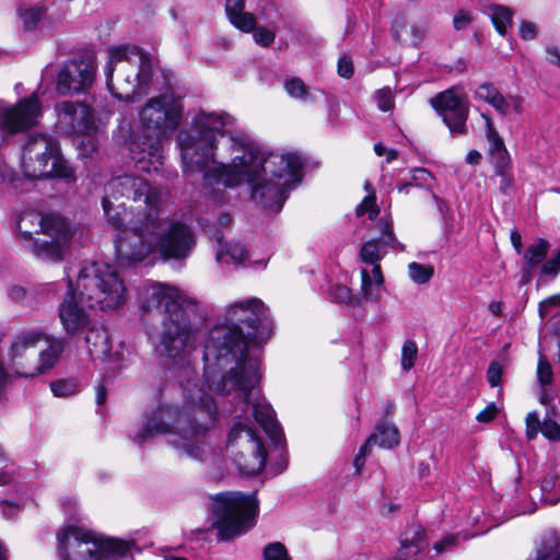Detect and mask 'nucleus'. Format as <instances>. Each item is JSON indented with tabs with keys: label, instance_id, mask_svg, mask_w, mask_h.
<instances>
[{
	"label": "nucleus",
	"instance_id": "obj_1",
	"mask_svg": "<svg viewBox=\"0 0 560 560\" xmlns=\"http://www.w3.org/2000/svg\"><path fill=\"white\" fill-rule=\"evenodd\" d=\"M187 298L173 285L154 283L147 291L143 307L163 313L161 329L154 342L155 353L180 364L172 371L182 390V405H160L143 421L133 438L138 444L148 439L168 434L170 443L182 455L201 459L205 450L201 439L214 425L218 408L212 396L195 380L196 371L187 355L195 349L197 331L184 305Z\"/></svg>",
	"mask_w": 560,
	"mask_h": 560
},
{
	"label": "nucleus",
	"instance_id": "obj_2",
	"mask_svg": "<svg viewBox=\"0 0 560 560\" xmlns=\"http://www.w3.org/2000/svg\"><path fill=\"white\" fill-rule=\"evenodd\" d=\"M234 122L235 118L229 114L200 109L192 118V133L180 132L178 136L183 162L187 170H205L214 162L218 136L229 135L235 153L232 164H222L207 172L205 184L226 188L246 182L252 189V199L277 213L289 191L302 180L303 159L298 153L271 152L266 155L248 135L230 129Z\"/></svg>",
	"mask_w": 560,
	"mask_h": 560
},
{
	"label": "nucleus",
	"instance_id": "obj_3",
	"mask_svg": "<svg viewBox=\"0 0 560 560\" xmlns=\"http://www.w3.org/2000/svg\"><path fill=\"white\" fill-rule=\"evenodd\" d=\"M270 332L269 312L261 300L235 302L226 310L224 322L210 330L203 350L205 375L258 359L249 352V345L265 342Z\"/></svg>",
	"mask_w": 560,
	"mask_h": 560
},
{
	"label": "nucleus",
	"instance_id": "obj_4",
	"mask_svg": "<svg viewBox=\"0 0 560 560\" xmlns=\"http://www.w3.org/2000/svg\"><path fill=\"white\" fill-rule=\"evenodd\" d=\"M184 114L182 97L164 92L149 98L140 110V124L145 135L130 143L131 159L139 170L158 172L163 165L161 141L170 138L179 127Z\"/></svg>",
	"mask_w": 560,
	"mask_h": 560
},
{
	"label": "nucleus",
	"instance_id": "obj_5",
	"mask_svg": "<svg viewBox=\"0 0 560 560\" xmlns=\"http://www.w3.org/2000/svg\"><path fill=\"white\" fill-rule=\"evenodd\" d=\"M208 388L219 395L240 393L244 401L253 407L255 420L261 425L269 439L281 444L282 430L276 420V413L270 404L260 398L257 385L259 383V360L250 359L241 368L228 369L205 375Z\"/></svg>",
	"mask_w": 560,
	"mask_h": 560
},
{
	"label": "nucleus",
	"instance_id": "obj_6",
	"mask_svg": "<svg viewBox=\"0 0 560 560\" xmlns=\"http://www.w3.org/2000/svg\"><path fill=\"white\" fill-rule=\"evenodd\" d=\"M16 228L25 248L37 258L52 262L62 260L75 233L70 222L60 214L36 210L23 211Z\"/></svg>",
	"mask_w": 560,
	"mask_h": 560
},
{
	"label": "nucleus",
	"instance_id": "obj_7",
	"mask_svg": "<svg viewBox=\"0 0 560 560\" xmlns=\"http://www.w3.org/2000/svg\"><path fill=\"white\" fill-rule=\"evenodd\" d=\"M106 85L114 97L133 103L148 93L152 81V62L135 45H120L107 50Z\"/></svg>",
	"mask_w": 560,
	"mask_h": 560
},
{
	"label": "nucleus",
	"instance_id": "obj_8",
	"mask_svg": "<svg viewBox=\"0 0 560 560\" xmlns=\"http://www.w3.org/2000/svg\"><path fill=\"white\" fill-rule=\"evenodd\" d=\"M77 290L90 308L115 310L125 302L126 288L117 270L102 261L83 265L77 277Z\"/></svg>",
	"mask_w": 560,
	"mask_h": 560
},
{
	"label": "nucleus",
	"instance_id": "obj_9",
	"mask_svg": "<svg viewBox=\"0 0 560 560\" xmlns=\"http://www.w3.org/2000/svg\"><path fill=\"white\" fill-rule=\"evenodd\" d=\"M20 168L23 177L28 179L75 178L71 165L61 154L59 141L48 133L27 136L20 158Z\"/></svg>",
	"mask_w": 560,
	"mask_h": 560
},
{
	"label": "nucleus",
	"instance_id": "obj_10",
	"mask_svg": "<svg viewBox=\"0 0 560 560\" xmlns=\"http://www.w3.org/2000/svg\"><path fill=\"white\" fill-rule=\"evenodd\" d=\"M258 512L256 491L252 494L223 492L213 498V525L222 539L246 533L255 524Z\"/></svg>",
	"mask_w": 560,
	"mask_h": 560
},
{
	"label": "nucleus",
	"instance_id": "obj_11",
	"mask_svg": "<svg viewBox=\"0 0 560 560\" xmlns=\"http://www.w3.org/2000/svg\"><path fill=\"white\" fill-rule=\"evenodd\" d=\"M161 228L160 217H139L131 220L129 226L115 240L118 261L129 266L144 260L155 248L154 234Z\"/></svg>",
	"mask_w": 560,
	"mask_h": 560
},
{
	"label": "nucleus",
	"instance_id": "obj_12",
	"mask_svg": "<svg viewBox=\"0 0 560 560\" xmlns=\"http://www.w3.org/2000/svg\"><path fill=\"white\" fill-rule=\"evenodd\" d=\"M105 194L115 201L132 200L144 205L142 217H160L163 194L138 175L125 174L113 177L105 186Z\"/></svg>",
	"mask_w": 560,
	"mask_h": 560
},
{
	"label": "nucleus",
	"instance_id": "obj_13",
	"mask_svg": "<svg viewBox=\"0 0 560 560\" xmlns=\"http://www.w3.org/2000/svg\"><path fill=\"white\" fill-rule=\"evenodd\" d=\"M56 127L59 132L68 136H88L86 141L81 142L83 151L92 153L97 149V141L92 135L98 130L94 110L86 104L73 101H63L56 105Z\"/></svg>",
	"mask_w": 560,
	"mask_h": 560
},
{
	"label": "nucleus",
	"instance_id": "obj_14",
	"mask_svg": "<svg viewBox=\"0 0 560 560\" xmlns=\"http://www.w3.org/2000/svg\"><path fill=\"white\" fill-rule=\"evenodd\" d=\"M238 442L243 451L235 455L234 462L240 471L247 476L258 475L265 468L267 460V451L261 440L252 427L238 422L231 428L228 444L232 446Z\"/></svg>",
	"mask_w": 560,
	"mask_h": 560
},
{
	"label": "nucleus",
	"instance_id": "obj_15",
	"mask_svg": "<svg viewBox=\"0 0 560 560\" xmlns=\"http://www.w3.org/2000/svg\"><path fill=\"white\" fill-rule=\"evenodd\" d=\"M155 248L164 260L185 259L196 245V236L190 226L172 220L163 221L161 228L154 234Z\"/></svg>",
	"mask_w": 560,
	"mask_h": 560
},
{
	"label": "nucleus",
	"instance_id": "obj_16",
	"mask_svg": "<svg viewBox=\"0 0 560 560\" xmlns=\"http://www.w3.org/2000/svg\"><path fill=\"white\" fill-rule=\"evenodd\" d=\"M59 560H100L97 535L80 527L69 526L57 534Z\"/></svg>",
	"mask_w": 560,
	"mask_h": 560
},
{
	"label": "nucleus",
	"instance_id": "obj_17",
	"mask_svg": "<svg viewBox=\"0 0 560 560\" xmlns=\"http://www.w3.org/2000/svg\"><path fill=\"white\" fill-rule=\"evenodd\" d=\"M42 115V103L32 94L13 106H4L0 101V129L10 135L22 132L38 124Z\"/></svg>",
	"mask_w": 560,
	"mask_h": 560
},
{
	"label": "nucleus",
	"instance_id": "obj_18",
	"mask_svg": "<svg viewBox=\"0 0 560 560\" xmlns=\"http://www.w3.org/2000/svg\"><path fill=\"white\" fill-rule=\"evenodd\" d=\"M96 68L85 58H74L66 63L57 74L56 91L60 95H73L88 91L94 81Z\"/></svg>",
	"mask_w": 560,
	"mask_h": 560
},
{
	"label": "nucleus",
	"instance_id": "obj_19",
	"mask_svg": "<svg viewBox=\"0 0 560 560\" xmlns=\"http://www.w3.org/2000/svg\"><path fill=\"white\" fill-rule=\"evenodd\" d=\"M432 106L443 118L452 133L465 135L467 132L468 105L464 93L458 88H451L431 98Z\"/></svg>",
	"mask_w": 560,
	"mask_h": 560
},
{
	"label": "nucleus",
	"instance_id": "obj_20",
	"mask_svg": "<svg viewBox=\"0 0 560 560\" xmlns=\"http://www.w3.org/2000/svg\"><path fill=\"white\" fill-rule=\"evenodd\" d=\"M42 337L38 331H23L12 341L9 359L16 375L27 378L38 374L35 349Z\"/></svg>",
	"mask_w": 560,
	"mask_h": 560
},
{
	"label": "nucleus",
	"instance_id": "obj_21",
	"mask_svg": "<svg viewBox=\"0 0 560 560\" xmlns=\"http://www.w3.org/2000/svg\"><path fill=\"white\" fill-rule=\"evenodd\" d=\"M60 323L68 335H75L90 325V315L81 306L73 292L72 280H68L66 298L58 308Z\"/></svg>",
	"mask_w": 560,
	"mask_h": 560
},
{
	"label": "nucleus",
	"instance_id": "obj_22",
	"mask_svg": "<svg viewBox=\"0 0 560 560\" xmlns=\"http://www.w3.org/2000/svg\"><path fill=\"white\" fill-rule=\"evenodd\" d=\"M378 228L381 230V236L365 242L361 247L360 258L364 264L375 265L380 262L386 254V250L382 252V249L387 247L396 249L400 246L394 235L390 223L385 221L380 222Z\"/></svg>",
	"mask_w": 560,
	"mask_h": 560
},
{
	"label": "nucleus",
	"instance_id": "obj_23",
	"mask_svg": "<svg viewBox=\"0 0 560 560\" xmlns=\"http://www.w3.org/2000/svg\"><path fill=\"white\" fill-rule=\"evenodd\" d=\"M244 9L245 0H226L225 12L231 24L244 33H250L257 23L256 18Z\"/></svg>",
	"mask_w": 560,
	"mask_h": 560
},
{
	"label": "nucleus",
	"instance_id": "obj_24",
	"mask_svg": "<svg viewBox=\"0 0 560 560\" xmlns=\"http://www.w3.org/2000/svg\"><path fill=\"white\" fill-rule=\"evenodd\" d=\"M428 546L425 540V533L420 525H411L405 532L401 540V550L399 560L407 559L408 557L418 555L422 549Z\"/></svg>",
	"mask_w": 560,
	"mask_h": 560
},
{
	"label": "nucleus",
	"instance_id": "obj_25",
	"mask_svg": "<svg viewBox=\"0 0 560 560\" xmlns=\"http://www.w3.org/2000/svg\"><path fill=\"white\" fill-rule=\"evenodd\" d=\"M85 342L88 351L93 359H104L110 351L108 334L102 327L89 328Z\"/></svg>",
	"mask_w": 560,
	"mask_h": 560
},
{
	"label": "nucleus",
	"instance_id": "obj_26",
	"mask_svg": "<svg viewBox=\"0 0 560 560\" xmlns=\"http://www.w3.org/2000/svg\"><path fill=\"white\" fill-rule=\"evenodd\" d=\"M217 243V260L221 261L224 256H229L231 262L240 266L245 262L248 257L246 248L238 243H223V234L221 231H217L211 237Z\"/></svg>",
	"mask_w": 560,
	"mask_h": 560
},
{
	"label": "nucleus",
	"instance_id": "obj_27",
	"mask_svg": "<svg viewBox=\"0 0 560 560\" xmlns=\"http://www.w3.org/2000/svg\"><path fill=\"white\" fill-rule=\"evenodd\" d=\"M475 97L490 104L502 116L509 113V100L492 83L480 84L475 91Z\"/></svg>",
	"mask_w": 560,
	"mask_h": 560
},
{
	"label": "nucleus",
	"instance_id": "obj_28",
	"mask_svg": "<svg viewBox=\"0 0 560 560\" xmlns=\"http://www.w3.org/2000/svg\"><path fill=\"white\" fill-rule=\"evenodd\" d=\"M97 549L100 560H120L129 552L130 545L119 539L97 536Z\"/></svg>",
	"mask_w": 560,
	"mask_h": 560
},
{
	"label": "nucleus",
	"instance_id": "obj_29",
	"mask_svg": "<svg viewBox=\"0 0 560 560\" xmlns=\"http://www.w3.org/2000/svg\"><path fill=\"white\" fill-rule=\"evenodd\" d=\"M370 436H375L372 445H377L382 448H393L399 444V431L394 423L382 422L375 427V432Z\"/></svg>",
	"mask_w": 560,
	"mask_h": 560
},
{
	"label": "nucleus",
	"instance_id": "obj_30",
	"mask_svg": "<svg viewBox=\"0 0 560 560\" xmlns=\"http://www.w3.org/2000/svg\"><path fill=\"white\" fill-rule=\"evenodd\" d=\"M63 350L65 341L62 339H52L49 341L47 349L36 353L38 374L51 369Z\"/></svg>",
	"mask_w": 560,
	"mask_h": 560
},
{
	"label": "nucleus",
	"instance_id": "obj_31",
	"mask_svg": "<svg viewBox=\"0 0 560 560\" xmlns=\"http://www.w3.org/2000/svg\"><path fill=\"white\" fill-rule=\"evenodd\" d=\"M548 248L549 243L545 238H539L536 243L530 244L523 256L524 265L529 269H535L545 260Z\"/></svg>",
	"mask_w": 560,
	"mask_h": 560
},
{
	"label": "nucleus",
	"instance_id": "obj_32",
	"mask_svg": "<svg viewBox=\"0 0 560 560\" xmlns=\"http://www.w3.org/2000/svg\"><path fill=\"white\" fill-rule=\"evenodd\" d=\"M382 298V288L374 284L371 275L366 269L361 270V292L358 299L363 301L378 302Z\"/></svg>",
	"mask_w": 560,
	"mask_h": 560
},
{
	"label": "nucleus",
	"instance_id": "obj_33",
	"mask_svg": "<svg viewBox=\"0 0 560 560\" xmlns=\"http://www.w3.org/2000/svg\"><path fill=\"white\" fill-rule=\"evenodd\" d=\"M492 23L502 36L506 34L508 28L512 25V12L502 5H493L490 8Z\"/></svg>",
	"mask_w": 560,
	"mask_h": 560
},
{
	"label": "nucleus",
	"instance_id": "obj_34",
	"mask_svg": "<svg viewBox=\"0 0 560 560\" xmlns=\"http://www.w3.org/2000/svg\"><path fill=\"white\" fill-rule=\"evenodd\" d=\"M481 117L486 122V138L489 143L488 154L506 149L502 137L499 135L493 126L492 119L488 114L482 113Z\"/></svg>",
	"mask_w": 560,
	"mask_h": 560
},
{
	"label": "nucleus",
	"instance_id": "obj_35",
	"mask_svg": "<svg viewBox=\"0 0 560 560\" xmlns=\"http://www.w3.org/2000/svg\"><path fill=\"white\" fill-rule=\"evenodd\" d=\"M115 200L107 195L103 198L102 206L105 212V215L107 218L108 223L114 226L115 229L119 230L120 232L125 230L124 228V218L121 217V212L119 211L120 206H117V208L113 207V202Z\"/></svg>",
	"mask_w": 560,
	"mask_h": 560
},
{
	"label": "nucleus",
	"instance_id": "obj_36",
	"mask_svg": "<svg viewBox=\"0 0 560 560\" xmlns=\"http://www.w3.org/2000/svg\"><path fill=\"white\" fill-rule=\"evenodd\" d=\"M408 272L410 279L418 283L424 284L431 280L434 273V269L430 265H422L419 262H410L408 265Z\"/></svg>",
	"mask_w": 560,
	"mask_h": 560
},
{
	"label": "nucleus",
	"instance_id": "obj_37",
	"mask_svg": "<svg viewBox=\"0 0 560 560\" xmlns=\"http://www.w3.org/2000/svg\"><path fill=\"white\" fill-rule=\"evenodd\" d=\"M559 545V539L556 535L551 534L545 536L540 542L539 548L536 552L535 560H544L549 558L557 550Z\"/></svg>",
	"mask_w": 560,
	"mask_h": 560
},
{
	"label": "nucleus",
	"instance_id": "obj_38",
	"mask_svg": "<svg viewBox=\"0 0 560 560\" xmlns=\"http://www.w3.org/2000/svg\"><path fill=\"white\" fill-rule=\"evenodd\" d=\"M51 392L57 397H68L78 392L74 380H58L50 384Z\"/></svg>",
	"mask_w": 560,
	"mask_h": 560
},
{
	"label": "nucleus",
	"instance_id": "obj_39",
	"mask_svg": "<svg viewBox=\"0 0 560 560\" xmlns=\"http://www.w3.org/2000/svg\"><path fill=\"white\" fill-rule=\"evenodd\" d=\"M265 560H291L285 546L282 542H270L264 548Z\"/></svg>",
	"mask_w": 560,
	"mask_h": 560
},
{
	"label": "nucleus",
	"instance_id": "obj_40",
	"mask_svg": "<svg viewBox=\"0 0 560 560\" xmlns=\"http://www.w3.org/2000/svg\"><path fill=\"white\" fill-rule=\"evenodd\" d=\"M418 348L415 341L406 340L401 349V368L409 371L413 365L417 358Z\"/></svg>",
	"mask_w": 560,
	"mask_h": 560
},
{
	"label": "nucleus",
	"instance_id": "obj_41",
	"mask_svg": "<svg viewBox=\"0 0 560 560\" xmlns=\"http://www.w3.org/2000/svg\"><path fill=\"white\" fill-rule=\"evenodd\" d=\"M355 212L359 217L368 213L369 214V218L371 220H374L376 219V217L380 213V209L378 207L376 206V196L375 194H370L368 195L362 201L361 203L355 209Z\"/></svg>",
	"mask_w": 560,
	"mask_h": 560
},
{
	"label": "nucleus",
	"instance_id": "obj_42",
	"mask_svg": "<svg viewBox=\"0 0 560 560\" xmlns=\"http://www.w3.org/2000/svg\"><path fill=\"white\" fill-rule=\"evenodd\" d=\"M374 100L382 112H389L395 106L394 95L389 88L377 90L374 94Z\"/></svg>",
	"mask_w": 560,
	"mask_h": 560
},
{
	"label": "nucleus",
	"instance_id": "obj_43",
	"mask_svg": "<svg viewBox=\"0 0 560 560\" xmlns=\"http://www.w3.org/2000/svg\"><path fill=\"white\" fill-rule=\"evenodd\" d=\"M8 298L14 303H22L26 305H32L34 302L32 292L18 284H13L8 288Z\"/></svg>",
	"mask_w": 560,
	"mask_h": 560
},
{
	"label": "nucleus",
	"instance_id": "obj_44",
	"mask_svg": "<svg viewBox=\"0 0 560 560\" xmlns=\"http://www.w3.org/2000/svg\"><path fill=\"white\" fill-rule=\"evenodd\" d=\"M332 296L338 302L349 303L352 305H360L361 299H358V296H354L351 292V290L346 285H335L331 289Z\"/></svg>",
	"mask_w": 560,
	"mask_h": 560
},
{
	"label": "nucleus",
	"instance_id": "obj_45",
	"mask_svg": "<svg viewBox=\"0 0 560 560\" xmlns=\"http://www.w3.org/2000/svg\"><path fill=\"white\" fill-rule=\"evenodd\" d=\"M491 159V163L494 165V172L500 173L502 171H509L511 165V158L506 149L488 154Z\"/></svg>",
	"mask_w": 560,
	"mask_h": 560
},
{
	"label": "nucleus",
	"instance_id": "obj_46",
	"mask_svg": "<svg viewBox=\"0 0 560 560\" xmlns=\"http://www.w3.org/2000/svg\"><path fill=\"white\" fill-rule=\"evenodd\" d=\"M42 15H43V11L37 8H30V9L20 11V16H21L24 27L26 30L34 28L37 25V23L40 21Z\"/></svg>",
	"mask_w": 560,
	"mask_h": 560
},
{
	"label": "nucleus",
	"instance_id": "obj_47",
	"mask_svg": "<svg viewBox=\"0 0 560 560\" xmlns=\"http://www.w3.org/2000/svg\"><path fill=\"white\" fill-rule=\"evenodd\" d=\"M538 381L542 386L549 385L553 380L551 365L544 355L539 357L537 366Z\"/></svg>",
	"mask_w": 560,
	"mask_h": 560
},
{
	"label": "nucleus",
	"instance_id": "obj_48",
	"mask_svg": "<svg viewBox=\"0 0 560 560\" xmlns=\"http://www.w3.org/2000/svg\"><path fill=\"white\" fill-rule=\"evenodd\" d=\"M254 42L261 47H269L276 38L275 32L266 27H256L252 31Z\"/></svg>",
	"mask_w": 560,
	"mask_h": 560
},
{
	"label": "nucleus",
	"instance_id": "obj_49",
	"mask_svg": "<svg viewBox=\"0 0 560 560\" xmlns=\"http://www.w3.org/2000/svg\"><path fill=\"white\" fill-rule=\"evenodd\" d=\"M285 90L288 94L296 98H305L307 89L304 82L298 78H293L285 82Z\"/></svg>",
	"mask_w": 560,
	"mask_h": 560
},
{
	"label": "nucleus",
	"instance_id": "obj_50",
	"mask_svg": "<svg viewBox=\"0 0 560 560\" xmlns=\"http://www.w3.org/2000/svg\"><path fill=\"white\" fill-rule=\"evenodd\" d=\"M542 422L537 412H529L526 417V436L528 440H534L538 432L541 431Z\"/></svg>",
	"mask_w": 560,
	"mask_h": 560
},
{
	"label": "nucleus",
	"instance_id": "obj_51",
	"mask_svg": "<svg viewBox=\"0 0 560 560\" xmlns=\"http://www.w3.org/2000/svg\"><path fill=\"white\" fill-rule=\"evenodd\" d=\"M541 433L548 440L560 442V425L555 420L545 419L541 427Z\"/></svg>",
	"mask_w": 560,
	"mask_h": 560
},
{
	"label": "nucleus",
	"instance_id": "obj_52",
	"mask_svg": "<svg viewBox=\"0 0 560 560\" xmlns=\"http://www.w3.org/2000/svg\"><path fill=\"white\" fill-rule=\"evenodd\" d=\"M375 436H369L365 443L361 446L359 453L355 455L353 464L357 468V472H360L364 466L366 456L371 453L372 442Z\"/></svg>",
	"mask_w": 560,
	"mask_h": 560
},
{
	"label": "nucleus",
	"instance_id": "obj_53",
	"mask_svg": "<svg viewBox=\"0 0 560 560\" xmlns=\"http://www.w3.org/2000/svg\"><path fill=\"white\" fill-rule=\"evenodd\" d=\"M20 173L15 172L13 167L8 165L5 161H0V179L9 184H14L20 180Z\"/></svg>",
	"mask_w": 560,
	"mask_h": 560
},
{
	"label": "nucleus",
	"instance_id": "obj_54",
	"mask_svg": "<svg viewBox=\"0 0 560 560\" xmlns=\"http://www.w3.org/2000/svg\"><path fill=\"white\" fill-rule=\"evenodd\" d=\"M502 366L499 362H491L487 371V380L491 387L500 384L502 377Z\"/></svg>",
	"mask_w": 560,
	"mask_h": 560
},
{
	"label": "nucleus",
	"instance_id": "obj_55",
	"mask_svg": "<svg viewBox=\"0 0 560 560\" xmlns=\"http://www.w3.org/2000/svg\"><path fill=\"white\" fill-rule=\"evenodd\" d=\"M560 306V293L547 298L539 303V316L545 318L553 307Z\"/></svg>",
	"mask_w": 560,
	"mask_h": 560
},
{
	"label": "nucleus",
	"instance_id": "obj_56",
	"mask_svg": "<svg viewBox=\"0 0 560 560\" xmlns=\"http://www.w3.org/2000/svg\"><path fill=\"white\" fill-rule=\"evenodd\" d=\"M432 175L425 168L419 167L411 171V183L417 186H423L429 184Z\"/></svg>",
	"mask_w": 560,
	"mask_h": 560
},
{
	"label": "nucleus",
	"instance_id": "obj_57",
	"mask_svg": "<svg viewBox=\"0 0 560 560\" xmlns=\"http://www.w3.org/2000/svg\"><path fill=\"white\" fill-rule=\"evenodd\" d=\"M560 272V252L558 255L547 260L541 267V273L548 276H557Z\"/></svg>",
	"mask_w": 560,
	"mask_h": 560
},
{
	"label": "nucleus",
	"instance_id": "obj_58",
	"mask_svg": "<svg viewBox=\"0 0 560 560\" xmlns=\"http://www.w3.org/2000/svg\"><path fill=\"white\" fill-rule=\"evenodd\" d=\"M338 74L346 79H349L353 75V65L351 58L347 56H342L339 58Z\"/></svg>",
	"mask_w": 560,
	"mask_h": 560
},
{
	"label": "nucleus",
	"instance_id": "obj_59",
	"mask_svg": "<svg viewBox=\"0 0 560 560\" xmlns=\"http://www.w3.org/2000/svg\"><path fill=\"white\" fill-rule=\"evenodd\" d=\"M497 415L498 407L495 406V404L491 402L476 416V419L479 422L487 423L493 420L497 417Z\"/></svg>",
	"mask_w": 560,
	"mask_h": 560
},
{
	"label": "nucleus",
	"instance_id": "obj_60",
	"mask_svg": "<svg viewBox=\"0 0 560 560\" xmlns=\"http://www.w3.org/2000/svg\"><path fill=\"white\" fill-rule=\"evenodd\" d=\"M0 506H1L3 516L8 520L15 517L18 515V513L21 511V508L18 504H15L13 502H9L7 500H1Z\"/></svg>",
	"mask_w": 560,
	"mask_h": 560
},
{
	"label": "nucleus",
	"instance_id": "obj_61",
	"mask_svg": "<svg viewBox=\"0 0 560 560\" xmlns=\"http://www.w3.org/2000/svg\"><path fill=\"white\" fill-rule=\"evenodd\" d=\"M500 177V191L502 194H508L513 187V176L509 173V171H502L500 173H495Z\"/></svg>",
	"mask_w": 560,
	"mask_h": 560
},
{
	"label": "nucleus",
	"instance_id": "obj_62",
	"mask_svg": "<svg viewBox=\"0 0 560 560\" xmlns=\"http://www.w3.org/2000/svg\"><path fill=\"white\" fill-rule=\"evenodd\" d=\"M470 21L471 15L468 12L460 10L454 15L453 25L455 30L459 31L466 27L470 23Z\"/></svg>",
	"mask_w": 560,
	"mask_h": 560
},
{
	"label": "nucleus",
	"instance_id": "obj_63",
	"mask_svg": "<svg viewBox=\"0 0 560 560\" xmlns=\"http://www.w3.org/2000/svg\"><path fill=\"white\" fill-rule=\"evenodd\" d=\"M536 25L530 22H523L520 26V36L525 40L534 39L536 36Z\"/></svg>",
	"mask_w": 560,
	"mask_h": 560
},
{
	"label": "nucleus",
	"instance_id": "obj_64",
	"mask_svg": "<svg viewBox=\"0 0 560 560\" xmlns=\"http://www.w3.org/2000/svg\"><path fill=\"white\" fill-rule=\"evenodd\" d=\"M546 52L549 56V61L560 68V49L557 46H547Z\"/></svg>",
	"mask_w": 560,
	"mask_h": 560
}]
</instances>
